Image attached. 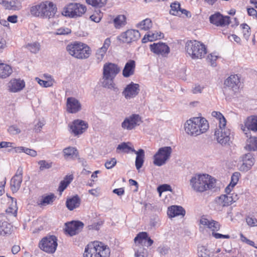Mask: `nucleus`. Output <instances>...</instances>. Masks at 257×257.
<instances>
[{"label":"nucleus","mask_w":257,"mask_h":257,"mask_svg":"<svg viewBox=\"0 0 257 257\" xmlns=\"http://www.w3.org/2000/svg\"><path fill=\"white\" fill-rule=\"evenodd\" d=\"M190 185L195 191L203 192L216 186V180L208 174H196L190 180Z\"/></svg>","instance_id":"1"},{"label":"nucleus","mask_w":257,"mask_h":257,"mask_svg":"<svg viewBox=\"0 0 257 257\" xmlns=\"http://www.w3.org/2000/svg\"><path fill=\"white\" fill-rule=\"evenodd\" d=\"M184 128L188 135L197 136L208 130L209 124L207 120L203 117H193L186 121Z\"/></svg>","instance_id":"2"},{"label":"nucleus","mask_w":257,"mask_h":257,"mask_svg":"<svg viewBox=\"0 0 257 257\" xmlns=\"http://www.w3.org/2000/svg\"><path fill=\"white\" fill-rule=\"evenodd\" d=\"M110 249L102 242L94 241L87 245L84 257H109Z\"/></svg>","instance_id":"3"},{"label":"nucleus","mask_w":257,"mask_h":257,"mask_svg":"<svg viewBox=\"0 0 257 257\" xmlns=\"http://www.w3.org/2000/svg\"><path fill=\"white\" fill-rule=\"evenodd\" d=\"M66 50L70 55L78 59H87L91 53V49L87 45L77 42L68 45Z\"/></svg>","instance_id":"4"},{"label":"nucleus","mask_w":257,"mask_h":257,"mask_svg":"<svg viewBox=\"0 0 257 257\" xmlns=\"http://www.w3.org/2000/svg\"><path fill=\"white\" fill-rule=\"evenodd\" d=\"M185 49L187 54L192 59H202L207 53L205 45L196 40L188 41Z\"/></svg>","instance_id":"5"},{"label":"nucleus","mask_w":257,"mask_h":257,"mask_svg":"<svg viewBox=\"0 0 257 257\" xmlns=\"http://www.w3.org/2000/svg\"><path fill=\"white\" fill-rule=\"evenodd\" d=\"M86 11L84 5L79 3H70L63 9L62 14L71 18L80 17L83 15Z\"/></svg>","instance_id":"6"},{"label":"nucleus","mask_w":257,"mask_h":257,"mask_svg":"<svg viewBox=\"0 0 257 257\" xmlns=\"http://www.w3.org/2000/svg\"><path fill=\"white\" fill-rule=\"evenodd\" d=\"M172 149L171 147H162L159 149L154 156V164L157 166H161L165 164L169 159Z\"/></svg>","instance_id":"7"},{"label":"nucleus","mask_w":257,"mask_h":257,"mask_svg":"<svg viewBox=\"0 0 257 257\" xmlns=\"http://www.w3.org/2000/svg\"><path fill=\"white\" fill-rule=\"evenodd\" d=\"M57 239L53 235L44 237L39 242L40 248L49 253H54L57 246Z\"/></svg>","instance_id":"8"},{"label":"nucleus","mask_w":257,"mask_h":257,"mask_svg":"<svg viewBox=\"0 0 257 257\" xmlns=\"http://www.w3.org/2000/svg\"><path fill=\"white\" fill-rule=\"evenodd\" d=\"M214 135L218 143L222 146L229 145L231 131L225 126H220L217 128Z\"/></svg>","instance_id":"9"},{"label":"nucleus","mask_w":257,"mask_h":257,"mask_svg":"<svg viewBox=\"0 0 257 257\" xmlns=\"http://www.w3.org/2000/svg\"><path fill=\"white\" fill-rule=\"evenodd\" d=\"M142 122L141 117L137 114H133L124 118L121 124L124 130H132Z\"/></svg>","instance_id":"10"},{"label":"nucleus","mask_w":257,"mask_h":257,"mask_svg":"<svg viewBox=\"0 0 257 257\" xmlns=\"http://www.w3.org/2000/svg\"><path fill=\"white\" fill-rule=\"evenodd\" d=\"M141 37L139 31L129 29L124 32L121 33L117 37V40L123 43H131L133 42L137 41Z\"/></svg>","instance_id":"11"},{"label":"nucleus","mask_w":257,"mask_h":257,"mask_svg":"<svg viewBox=\"0 0 257 257\" xmlns=\"http://www.w3.org/2000/svg\"><path fill=\"white\" fill-rule=\"evenodd\" d=\"M150 49L155 54L164 57H167L170 52L169 47L163 42L154 43L150 45Z\"/></svg>","instance_id":"12"},{"label":"nucleus","mask_w":257,"mask_h":257,"mask_svg":"<svg viewBox=\"0 0 257 257\" xmlns=\"http://www.w3.org/2000/svg\"><path fill=\"white\" fill-rule=\"evenodd\" d=\"M23 169L20 166L11 180V189L13 193L17 192L20 188L23 181Z\"/></svg>","instance_id":"13"},{"label":"nucleus","mask_w":257,"mask_h":257,"mask_svg":"<svg viewBox=\"0 0 257 257\" xmlns=\"http://www.w3.org/2000/svg\"><path fill=\"white\" fill-rule=\"evenodd\" d=\"M84 224L80 221H72L65 223V231L70 236H73L80 232Z\"/></svg>","instance_id":"14"},{"label":"nucleus","mask_w":257,"mask_h":257,"mask_svg":"<svg viewBox=\"0 0 257 257\" xmlns=\"http://www.w3.org/2000/svg\"><path fill=\"white\" fill-rule=\"evenodd\" d=\"M140 90V85L132 82L126 86L122 94L125 99H130L137 96Z\"/></svg>","instance_id":"15"},{"label":"nucleus","mask_w":257,"mask_h":257,"mask_svg":"<svg viewBox=\"0 0 257 257\" xmlns=\"http://www.w3.org/2000/svg\"><path fill=\"white\" fill-rule=\"evenodd\" d=\"M224 85L231 89L234 93H237L240 85V78L236 74L231 75L225 80Z\"/></svg>","instance_id":"16"},{"label":"nucleus","mask_w":257,"mask_h":257,"mask_svg":"<svg viewBox=\"0 0 257 257\" xmlns=\"http://www.w3.org/2000/svg\"><path fill=\"white\" fill-rule=\"evenodd\" d=\"M242 131L248 137L247 133L249 131L257 132V116H250L248 117L244 121V124L240 125Z\"/></svg>","instance_id":"17"},{"label":"nucleus","mask_w":257,"mask_h":257,"mask_svg":"<svg viewBox=\"0 0 257 257\" xmlns=\"http://www.w3.org/2000/svg\"><path fill=\"white\" fill-rule=\"evenodd\" d=\"M209 21L211 24L216 26L223 27L230 23L229 17H224L218 12L211 15L209 17Z\"/></svg>","instance_id":"18"},{"label":"nucleus","mask_w":257,"mask_h":257,"mask_svg":"<svg viewBox=\"0 0 257 257\" xmlns=\"http://www.w3.org/2000/svg\"><path fill=\"white\" fill-rule=\"evenodd\" d=\"M240 159L242 162V164L240 165L239 168V169L240 171H248L251 169V167L254 164V158L252 154L250 153H248L242 155L240 157Z\"/></svg>","instance_id":"19"},{"label":"nucleus","mask_w":257,"mask_h":257,"mask_svg":"<svg viewBox=\"0 0 257 257\" xmlns=\"http://www.w3.org/2000/svg\"><path fill=\"white\" fill-rule=\"evenodd\" d=\"M42 7L43 8L42 18H53L56 12L57 8L56 6L51 2L45 1L42 2Z\"/></svg>","instance_id":"20"},{"label":"nucleus","mask_w":257,"mask_h":257,"mask_svg":"<svg viewBox=\"0 0 257 257\" xmlns=\"http://www.w3.org/2000/svg\"><path fill=\"white\" fill-rule=\"evenodd\" d=\"M72 133L75 136L82 134L88 127V124L84 121L76 119L70 125Z\"/></svg>","instance_id":"21"},{"label":"nucleus","mask_w":257,"mask_h":257,"mask_svg":"<svg viewBox=\"0 0 257 257\" xmlns=\"http://www.w3.org/2000/svg\"><path fill=\"white\" fill-rule=\"evenodd\" d=\"M120 71V67L116 64L106 63L103 65V75H106L115 78Z\"/></svg>","instance_id":"22"},{"label":"nucleus","mask_w":257,"mask_h":257,"mask_svg":"<svg viewBox=\"0 0 257 257\" xmlns=\"http://www.w3.org/2000/svg\"><path fill=\"white\" fill-rule=\"evenodd\" d=\"M135 243H139L143 245L144 243L145 246L149 247L154 243L153 240L148 236L147 232H141L139 233L134 239Z\"/></svg>","instance_id":"23"},{"label":"nucleus","mask_w":257,"mask_h":257,"mask_svg":"<svg viewBox=\"0 0 257 257\" xmlns=\"http://www.w3.org/2000/svg\"><path fill=\"white\" fill-rule=\"evenodd\" d=\"M67 107L69 112L75 113L80 110L81 105L77 99L70 97L67 99Z\"/></svg>","instance_id":"24"},{"label":"nucleus","mask_w":257,"mask_h":257,"mask_svg":"<svg viewBox=\"0 0 257 257\" xmlns=\"http://www.w3.org/2000/svg\"><path fill=\"white\" fill-rule=\"evenodd\" d=\"M0 4L9 10L17 11L22 8L21 3L18 0H0Z\"/></svg>","instance_id":"25"},{"label":"nucleus","mask_w":257,"mask_h":257,"mask_svg":"<svg viewBox=\"0 0 257 257\" xmlns=\"http://www.w3.org/2000/svg\"><path fill=\"white\" fill-rule=\"evenodd\" d=\"M186 211L181 206L173 205L168 208L167 214L170 218L177 216H185Z\"/></svg>","instance_id":"26"},{"label":"nucleus","mask_w":257,"mask_h":257,"mask_svg":"<svg viewBox=\"0 0 257 257\" xmlns=\"http://www.w3.org/2000/svg\"><path fill=\"white\" fill-rule=\"evenodd\" d=\"M11 226L6 220L4 215H0V236H5L11 233Z\"/></svg>","instance_id":"27"},{"label":"nucleus","mask_w":257,"mask_h":257,"mask_svg":"<svg viewBox=\"0 0 257 257\" xmlns=\"http://www.w3.org/2000/svg\"><path fill=\"white\" fill-rule=\"evenodd\" d=\"M25 86L24 80L21 79H13L9 83V90L13 92H17L22 90Z\"/></svg>","instance_id":"28"},{"label":"nucleus","mask_w":257,"mask_h":257,"mask_svg":"<svg viewBox=\"0 0 257 257\" xmlns=\"http://www.w3.org/2000/svg\"><path fill=\"white\" fill-rule=\"evenodd\" d=\"M200 222L201 224L206 226L210 229L212 232H214L215 231H218L220 229V225L219 223L212 219L202 217L200 220Z\"/></svg>","instance_id":"29"},{"label":"nucleus","mask_w":257,"mask_h":257,"mask_svg":"<svg viewBox=\"0 0 257 257\" xmlns=\"http://www.w3.org/2000/svg\"><path fill=\"white\" fill-rule=\"evenodd\" d=\"M110 43L111 42L109 38L106 39L104 42L102 47L100 48L96 51V57L98 62L101 61L103 59L105 54L110 45Z\"/></svg>","instance_id":"30"},{"label":"nucleus","mask_w":257,"mask_h":257,"mask_svg":"<svg viewBox=\"0 0 257 257\" xmlns=\"http://www.w3.org/2000/svg\"><path fill=\"white\" fill-rule=\"evenodd\" d=\"M136 63L134 60H130L127 62L122 70V75L124 77H128L135 73Z\"/></svg>","instance_id":"31"},{"label":"nucleus","mask_w":257,"mask_h":257,"mask_svg":"<svg viewBox=\"0 0 257 257\" xmlns=\"http://www.w3.org/2000/svg\"><path fill=\"white\" fill-rule=\"evenodd\" d=\"M81 203V199L79 197L76 195L67 199L66 201V206L68 209L70 211L78 207Z\"/></svg>","instance_id":"32"},{"label":"nucleus","mask_w":257,"mask_h":257,"mask_svg":"<svg viewBox=\"0 0 257 257\" xmlns=\"http://www.w3.org/2000/svg\"><path fill=\"white\" fill-rule=\"evenodd\" d=\"M164 38V34L161 32H155V33L149 32L146 34L142 39L143 43H146L149 41L152 42L157 39H160Z\"/></svg>","instance_id":"33"},{"label":"nucleus","mask_w":257,"mask_h":257,"mask_svg":"<svg viewBox=\"0 0 257 257\" xmlns=\"http://www.w3.org/2000/svg\"><path fill=\"white\" fill-rule=\"evenodd\" d=\"M133 152H134L137 155L135 161V165L136 168L139 170L143 165L145 159V152L143 149H140L138 151L135 150H133Z\"/></svg>","instance_id":"34"},{"label":"nucleus","mask_w":257,"mask_h":257,"mask_svg":"<svg viewBox=\"0 0 257 257\" xmlns=\"http://www.w3.org/2000/svg\"><path fill=\"white\" fill-rule=\"evenodd\" d=\"M232 199H230V195H221L215 199L216 203L221 207H226L232 204Z\"/></svg>","instance_id":"35"},{"label":"nucleus","mask_w":257,"mask_h":257,"mask_svg":"<svg viewBox=\"0 0 257 257\" xmlns=\"http://www.w3.org/2000/svg\"><path fill=\"white\" fill-rule=\"evenodd\" d=\"M13 69L11 66L5 63H0V78H6L11 75Z\"/></svg>","instance_id":"36"},{"label":"nucleus","mask_w":257,"mask_h":257,"mask_svg":"<svg viewBox=\"0 0 257 257\" xmlns=\"http://www.w3.org/2000/svg\"><path fill=\"white\" fill-rule=\"evenodd\" d=\"M65 159H71L76 158L77 156V150L74 147H69L65 148L63 151Z\"/></svg>","instance_id":"37"},{"label":"nucleus","mask_w":257,"mask_h":257,"mask_svg":"<svg viewBox=\"0 0 257 257\" xmlns=\"http://www.w3.org/2000/svg\"><path fill=\"white\" fill-rule=\"evenodd\" d=\"M134 249L135 257H147V250L143 245L135 243Z\"/></svg>","instance_id":"38"},{"label":"nucleus","mask_w":257,"mask_h":257,"mask_svg":"<svg viewBox=\"0 0 257 257\" xmlns=\"http://www.w3.org/2000/svg\"><path fill=\"white\" fill-rule=\"evenodd\" d=\"M113 22L115 28L119 29L126 24V18L124 15H118L113 19Z\"/></svg>","instance_id":"39"},{"label":"nucleus","mask_w":257,"mask_h":257,"mask_svg":"<svg viewBox=\"0 0 257 257\" xmlns=\"http://www.w3.org/2000/svg\"><path fill=\"white\" fill-rule=\"evenodd\" d=\"M114 78L112 77L103 75L102 84L104 87L108 89H113L114 88V83L113 82Z\"/></svg>","instance_id":"40"},{"label":"nucleus","mask_w":257,"mask_h":257,"mask_svg":"<svg viewBox=\"0 0 257 257\" xmlns=\"http://www.w3.org/2000/svg\"><path fill=\"white\" fill-rule=\"evenodd\" d=\"M42 4L41 3L39 4L32 6L30 9V13L32 15L42 18L43 8L44 7H42Z\"/></svg>","instance_id":"41"},{"label":"nucleus","mask_w":257,"mask_h":257,"mask_svg":"<svg viewBox=\"0 0 257 257\" xmlns=\"http://www.w3.org/2000/svg\"><path fill=\"white\" fill-rule=\"evenodd\" d=\"M152 22L150 19L147 18L137 25V27L140 30L148 31L152 27Z\"/></svg>","instance_id":"42"},{"label":"nucleus","mask_w":257,"mask_h":257,"mask_svg":"<svg viewBox=\"0 0 257 257\" xmlns=\"http://www.w3.org/2000/svg\"><path fill=\"white\" fill-rule=\"evenodd\" d=\"M73 180V177L71 175L66 176L64 180L61 181L58 188V191L62 192L66 188L67 186L71 183Z\"/></svg>","instance_id":"43"},{"label":"nucleus","mask_w":257,"mask_h":257,"mask_svg":"<svg viewBox=\"0 0 257 257\" xmlns=\"http://www.w3.org/2000/svg\"><path fill=\"white\" fill-rule=\"evenodd\" d=\"M212 116H213L214 117H216V119L218 120V127H220V126H226V119L220 112L214 111L212 112Z\"/></svg>","instance_id":"44"},{"label":"nucleus","mask_w":257,"mask_h":257,"mask_svg":"<svg viewBox=\"0 0 257 257\" xmlns=\"http://www.w3.org/2000/svg\"><path fill=\"white\" fill-rule=\"evenodd\" d=\"M198 254L199 257H210L212 252L205 246H201L198 247Z\"/></svg>","instance_id":"45"},{"label":"nucleus","mask_w":257,"mask_h":257,"mask_svg":"<svg viewBox=\"0 0 257 257\" xmlns=\"http://www.w3.org/2000/svg\"><path fill=\"white\" fill-rule=\"evenodd\" d=\"M31 52L36 54L40 49V44L38 42H34L32 43H29L26 47Z\"/></svg>","instance_id":"46"},{"label":"nucleus","mask_w":257,"mask_h":257,"mask_svg":"<svg viewBox=\"0 0 257 257\" xmlns=\"http://www.w3.org/2000/svg\"><path fill=\"white\" fill-rule=\"evenodd\" d=\"M55 197V196L53 193L43 196L40 204L42 205L51 204L53 202Z\"/></svg>","instance_id":"47"},{"label":"nucleus","mask_w":257,"mask_h":257,"mask_svg":"<svg viewBox=\"0 0 257 257\" xmlns=\"http://www.w3.org/2000/svg\"><path fill=\"white\" fill-rule=\"evenodd\" d=\"M86 2L93 7L101 8L106 4L107 0H86Z\"/></svg>","instance_id":"48"},{"label":"nucleus","mask_w":257,"mask_h":257,"mask_svg":"<svg viewBox=\"0 0 257 257\" xmlns=\"http://www.w3.org/2000/svg\"><path fill=\"white\" fill-rule=\"evenodd\" d=\"M170 7V14L174 16H177L179 14V12L181 11L180 5L179 3L174 2L171 5Z\"/></svg>","instance_id":"49"},{"label":"nucleus","mask_w":257,"mask_h":257,"mask_svg":"<svg viewBox=\"0 0 257 257\" xmlns=\"http://www.w3.org/2000/svg\"><path fill=\"white\" fill-rule=\"evenodd\" d=\"M240 27L242 29L243 36L244 39L248 40L251 34L250 28L249 26L245 23L240 25Z\"/></svg>","instance_id":"50"},{"label":"nucleus","mask_w":257,"mask_h":257,"mask_svg":"<svg viewBox=\"0 0 257 257\" xmlns=\"http://www.w3.org/2000/svg\"><path fill=\"white\" fill-rule=\"evenodd\" d=\"M135 150L134 148L128 146L126 143H122L118 145L116 148V151L118 150L125 153H128L130 151L133 152V150Z\"/></svg>","instance_id":"51"},{"label":"nucleus","mask_w":257,"mask_h":257,"mask_svg":"<svg viewBox=\"0 0 257 257\" xmlns=\"http://www.w3.org/2000/svg\"><path fill=\"white\" fill-rule=\"evenodd\" d=\"M246 148L250 151L257 150V138L250 137L249 143L247 145Z\"/></svg>","instance_id":"52"},{"label":"nucleus","mask_w":257,"mask_h":257,"mask_svg":"<svg viewBox=\"0 0 257 257\" xmlns=\"http://www.w3.org/2000/svg\"><path fill=\"white\" fill-rule=\"evenodd\" d=\"M38 164L40 165V170L43 171L45 169H48L51 168L52 163L47 162L45 160H41L38 162Z\"/></svg>","instance_id":"53"},{"label":"nucleus","mask_w":257,"mask_h":257,"mask_svg":"<svg viewBox=\"0 0 257 257\" xmlns=\"http://www.w3.org/2000/svg\"><path fill=\"white\" fill-rule=\"evenodd\" d=\"M36 80H37V82L42 86H43L44 87H48L52 86L53 84V80L50 79L47 81L41 80L39 79V78H36Z\"/></svg>","instance_id":"54"},{"label":"nucleus","mask_w":257,"mask_h":257,"mask_svg":"<svg viewBox=\"0 0 257 257\" xmlns=\"http://www.w3.org/2000/svg\"><path fill=\"white\" fill-rule=\"evenodd\" d=\"M157 191L161 196V194L163 192L167 191L172 192V188L170 185L165 184L159 186L157 188Z\"/></svg>","instance_id":"55"},{"label":"nucleus","mask_w":257,"mask_h":257,"mask_svg":"<svg viewBox=\"0 0 257 257\" xmlns=\"http://www.w3.org/2000/svg\"><path fill=\"white\" fill-rule=\"evenodd\" d=\"M116 160L115 158H111L110 160H107L105 163V167L107 169L112 168L116 164Z\"/></svg>","instance_id":"56"},{"label":"nucleus","mask_w":257,"mask_h":257,"mask_svg":"<svg viewBox=\"0 0 257 257\" xmlns=\"http://www.w3.org/2000/svg\"><path fill=\"white\" fill-rule=\"evenodd\" d=\"M240 175V174L239 172L234 173L231 176V182L230 184L234 186L237 184Z\"/></svg>","instance_id":"57"},{"label":"nucleus","mask_w":257,"mask_h":257,"mask_svg":"<svg viewBox=\"0 0 257 257\" xmlns=\"http://www.w3.org/2000/svg\"><path fill=\"white\" fill-rule=\"evenodd\" d=\"M71 30L68 28H60L57 30L56 34L57 35H67L71 33Z\"/></svg>","instance_id":"58"},{"label":"nucleus","mask_w":257,"mask_h":257,"mask_svg":"<svg viewBox=\"0 0 257 257\" xmlns=\"http://www.w3.org/2000/svg\"><path fill=\"white\" fill-rule=\"evenodd\" d=\"M247 224L250 226H257V219L255 218L247 217L246 219Z\"/></svg>","instance_id":"59"},{"label":"nucleus","mask_w":257,"mask_h":257,"mask_svg":"<svg viewBox=\"0 0 257 257\" xmlns=\"http://www.w3.org/2000/svg\"><path fill=\"white\" fill-rule=\"evenodd\" d=\"M8 132L13 135L18 134L21 133V130L16 125H12L8 128Z\"/></svg>","instance_id":"60"},{"label":"nucleus","mask_w":257,"mask_h":257,"mask_svg":"<svg viewBox=\"0 0 257 257\" xmlns=\"http://www.w3.org/2000/svg\"><path fill=\"white\" fill-rule=\"evenodd\" d=\"M204 87L201 86L200 85H195L192 88V92L194 94L201 93Z\"/></svg>","instance_id":"61"},{"label":"nucleus","mask_w":257,"mask_h":257,"mask_svg":"<svg viewBox=\"0 0 257 257\" xmlns=\"http://www.w3.org/2000/svg\"><path fill=\"white\" fill-rule=\"evenodd\" d=\"M25 153L33 157L37 155V153L35 150L27 148H25Z\"/></svg>","instance_id":"62"},{"label":"nucleus","mask_w":257,"mask_h":257,"mask_svg":"<svg viewBox=\"0 0 257 257\" xmlns=\"http://www.w3.org/2000/svg\"><path fill=\"white\" fill-rule=\"evenodd\" d=\"M247 14L249 16H252L253 18L257 17V11L254 8H247Z\"/></svg>","instance_id":"63"},{"label":"nucleus","mask_w":257,"mask_h":257,"mask_svg":"<svg viewBox=\"0 0 257 257\" xmlns=\"http://www.w3.org/2000/svg\"><path fill=\"white\" fill-rule=\"evenodd\" d=\"M217 57L216 56L213 55L212 54H211L208 55L207 60L208 62L211 63L212 66H214V64L217 59Z\"/></svg>","instance_id":"64"}]
</instances>
